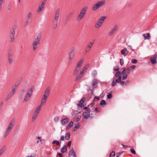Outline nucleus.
Listing matches in <instances>:
<instances>
[{
    "label": "nucleus",
    "instance_id": "f3484780",
    "mask_svg": "<svg viewBox=\"0 0 157 157\" xmlns=\"http://www.w3.org/2000/svg\"><path fill=\"white\" fill-rule=\"evenodd\" d=\"M121 54L124 57L126 56L128 53V51L126 48H125L122 50L121 51Z\"/></svg>",
    "mask_w": 157,
    "mask_h": 157
},
{
    "label": "nucleus",
    "instance_id": "6e6d98bb",
    "mask_svg": "<svg viewBox=\"0 0 157 157\" xmlns=\"http://www.w3.org/2000/svg\"><path fill=\"white\" fill-rule=\"evenodd\" d=\"M119 68L118 67H116L114 68V71H118L119 70Z\"/></svg>",
    "mask_w": 157,
    "mask_h": 157
},
{
    "label": "nucleus",
    "instance_id": "c03bdc74",
    "mask_svg": "<svg viewBox=\"0 0 157 157\" xmlns=\"http://www.w3.org/2000/svg\"><path fill=\"white\" fill-rule=\"evenodd\" d=\"M10 132V131H9L6 130L5 134L4 135V137L5 138H6L7 136L9 134Z\"/></svg>",
    "mask_w": 157,
    "mask_h": 157
},
{
    "label": "nucleus",
    "instance_id": "37998d69",
    "mask_svg": "<svg viewBox=\"0 0 157 157\" xmlns=\"http://www.w3.org/2000/svg\"><path fill=\"white\" fill-rule=\"evenodd\" d=\"M115 154V153L114 151L111 152L110 155L109 157H114Z\"/></svg>",
    "mask_w": 157,
    "mask_h": 157
},
{
    "label": "nucleus",
    "instance_id": "9b49d317",
    "mask_svg": "<svg viewBox=\"0 0 157 157\" xmlns=\"http://www.w3.org/2000/svg\"><path fill=\"white\" fill-rule=\"evenodd\" d=\"M86 98L85 97H83L81 100L79 101V103L78 104L77 107L82 108L84 106L83 103L86 100Z\"/></svg>",
    "mask_w": 157,
    "mask_h": 157
},
{
    "label": "nucleus",
    "instance_id": "680f3d73",
    "mask_svg": "<svg viewBox=\"0 0 157 157\" xmlns=\"http://www.w3.org/2000/svg\"><path fill=\"white\" fill-rule=\"evenodd\" d=\"M96 71L94 70V71L92 72V75H94V76H95V75H96Z\"/></svg>",
    "mask_w": 157,
    "mask_h": 157
},
{
    "label": "nucleus",
    "instance_id": "1a4fd4ad",
    "mask_svg": "<svg viewBox=\"0 0 157 157\" xmlns=\"http://www.w3.org/2000/svg\"><path fill=\"white\" fill-rule=\"evenodd\" d=\"M60 10L59 8L56 10L53 19L58 20L60 15Z\"/></svg>",
    "mask_w": 157,
    "mask_h": 157
},
{
    "label": "nucleus",
    "instance_id": "6ab92c4d",
    "mask_svg": "<svg viewBox=\"0 0 157 157\" xmlns=\"http://www.w3.org/2000/svg\"><path fill=\"white\" fill-rule=\"evenodd\" d=\"M45 3L43 2H41V4H40L38 9L37 11L38 12H40L44 7Z\"/></svg>",
    "mask_w": 157,
    "mask_h": 157
},
{
    "label": "nucleus",
    "instance_id": "39448f33",
    "mask_svg": "<svg viewBox=\"0 0 157 157\" xmlns=\"http://www.w3.org/2000/svg\"><path fill=\"white\" fill-rule=\"evenodd\" d=\"M94 43V40H92L91 41H90L87 45L86 47L85 50V52L86 53L89 52L90 51L91 48L93 46Z\"/></svg>",
    "mask_w": 157,
    "mask_h": 157
},
{
    "label": "nucleus",
    "instance_id": "e433bc0d",
    "mask_svg": "<svg viewBox=\"0 0 157 157\" xmlns=\"http://www.w3.org/2000/svg\"><path fill=\"white\" fill-rule=\"evenodd\" d=\"M70 132L66 133L65 135V138L66 140H68L70 138Z\"/></svg>",
    "mask_w": 157,
    "mask_h": 157
},
{
    "label": "nucleus",
    "instance_id": "72a5a7b5",
    "mask_svg": "<svg viewBox=\"0 0 157 157\" xmlns=\"http://www.w3.org/2000/svg\"><path fill=\"white\" fill-rule=\"evenodd\" d=\"M102 23H101L99 21H98V22L95 25V27L96 28H98L100 26H101V25Z\"/></svg>",
    "mask_w": 157,
    "mask_h": 157
},
{
    "label": "nucleus",
    "instance_id": "7c9ffc66",
    "mask_svg": "<svg viewBox=\"0 0 157 157\" xmlns=\"http://www.w3.org/2000/svg\"><path fill=\"white\" fill-rule=\"evenodd\" d=\"M150 59L151 60V62L152 64H155L157 62L156 59L152 58V56L150 57Z\"/></svg>",
    "mask_w": 157,
    "mask_h": 157
},
{
    "label": "nucleus",
    "instance_id": "c85d7f7f",
    "mask_svg": "<svg viewBox=\"0 0 157 157\" xmlns=\"http://www.w3.org/2000/svg\"><path fill=\"white\" fill-rule=\"evenodd\" d=\"M38 115L34 113H33L32 119V122H33L36 119L37 117L38 116Z\"/></svg>",
    "mask_w": 157,
    "mask_h": 157
},
{
    "label": "nucleus",
    "instance_id": "a878e982",
    "mask_svg": "<svg viewBox=\"0 0 157 157\" xmlns=\"http://www.w3.org/2000/svg\"><path fill=\"white\" fill-rule=\"evenodd\" d=\"M6 148V146H4L0 149V156L5 151Z\"/></svg>",
    "mask_w": 157,
    "mask_h": 157
},
{
    "label": "nucleus",
    "instance_id": "0eeeda50",
    "mask_svg": "<svg viewBox=\"0 0 157 157\" xmlns=\"http://www.w3.org/2000/svg\"><path fill=\"white\" fill-rule=\"evenodd\" d=\"M121 76H119L117 79H116L115 78H114L111 83L112 86L113 87L115 86L117 83H120V82H121Z\"/></svg>",
    "mask_w": 157,
    "mask_h": 157
},
{
    "label": "nucleus",
    "instance_id": "69168bd1",
    "mask_svg": "<svg viewBox=\"0 0 157 157\" xmlns=\"http://www.w3.org/2000/svg\"><path fill=\"white\" fill-rule=\"evenodd\" d=\"M57 155H59V156L60 157H63V155L61 153L58 152L57 153Z\"/></svg>",
    "mask_w": 157,
    "mask_h": 157
},
{
    "label": "nucleus",
    "instance_id": "393cba45",
    "mask_svg": "<svg viewBox=\"0 0 157 157\" xmlns=\"http://www.w3.org/2000/svg\"><path fill=\"white\" fill-rule=\"evenodd\" d=\"M33 16V15L32 13L31 12H29L27 14V19L29 20H30L32 19Z\"/></svg>",
    "mask_w": 157,
    "mask_h": 157
},
{
    "label": "nucleus",
    "instance_id": "412c9836",
    "mask_svg": "<svg viewBox=\"0 0 157 157\" xmlns=\"http://www.w3.org/2000/svg\"><path fill=\"white\" fill-rule=\"evenodd\" d=\"M83 116L85 119H87L90 117V113L85 111L83 113Z\"/></svg>",
    "mask_w": 157,
    "mask_h": 157
},
{
    "label": "nucleus",
    "instance_id": "5fc2aeb1",
    "mask_svg": "<svg viewBox=\"0 0 157 157\" xmlns=\"http://www.w3.org/2000/svg\"><path fill=\"white\" fill-rule=\"evenodd\" d=\"M120 64L121 65H122L124 64V61L123 59H120Z\"/></svg>",
    "mask_w": 157,
    "mask_h": 157
},
{
    "label": "nucleus",
    "instance_id": "c9c22d12",
    "mask_svg": "<svg viewBox=\"0 0 157 157\" xmlns=\"http://www.w3.org/2000/svg\"><path fill=\"white\" fill-rule=\"evenodd\" d=\"M105 18V17L102 16L99 19L98 21L100 22L101 23L103 22Z\"/></svg>",
    "mask_w": 157,
    "mask_h": 157
},
{
    "label": "nucleus",
    "instance_id": "cd10ccee",
    "mask_svg": "<svg viewBox=\"0 0 157 157\" xmlns=\"http://www.w3.org/2000/svg\"><path fill=\"white\" fill-rule=\"evenodd\" d=\"M41 107V106H40V105H39V106H38L36 108V110L34 111V113L38 115L40 111Z\"/></svg>",
    "mask_w": 157,
    "mask_h": 157
},
{
    "label": "nucleus",
    "instance_id": "79ce46f5",
    "mask_svg": "<svg viewBox=\"0 0 157 157\" xmlns=\"http://www.w3.org/2000/svg\"><path fill=\"white\" fill-rule=\"evenodd\" d=\"M81 117V116L80 115H78L76 116V122H77L79 121Z\"/></svg>",
    "mask_w": 157,
    "mask_h": 157
},
{
    "label": "nucleus",
    "instance_id": "c756f323",
    "mask_svg": "<svg viewBox=\"0 0 157 157\" xmlns=\"http://www.w3.org/2000/svg\"><path fill=\"white\" fill-rule=\"evenodd\" d=\"M67 147L65 145H64L63 147L61 149L60 151L62 153L65 152L67 151Z\"/></svg>",
    "mask_w": 157,
    "mask_h": 157
},
{
    "label": "nucleus",
    "instance_id": "bb28decb",
    "mask_svg": "<svg viewBox=\"0 0 157 157\" xmlns=\"http://www.w3.org/2000/svg\"><path fill=\"white\" fill-rule=\"evenodd\" d=\"M15 94L14 93L11 92L10 93L7 95L6 99V101H7L9 100L13 95Z\"/></svg>",
    "mask_w": 157,
    "mask_h": 157
},
{
    "label": "nucleus",
    "instance_id": "4468645a",
    "mask_svg": "<svg viewBox=\"0 0 157 157\" xmlns=\"http://www.w3.org/2000/svg\"><path fill=\"white\" fill-rule=\"evenodd\" d=\"M40 43L34 40L32 43L33 49L34 51L36 50L37 48V45L40 44Z\"/></svg>",
    "mask_w": 157,
    "mask_h": 157
},
{
    "label": "nucleus",
    "instance_id": "8fccbe9b",
    "mask_svg": "<svg viewBox=\"0 0 157 157\" xmlns=\"http://www.w3.org/2000/svg\"><path fill=\"white\" fill-rule=\"evenodd\" d=\"M124 76L122 77V79L124 80L126 79L127 77V74H125L124 75H123Z\"/></svg>",
    "mask_w": 157,
    "mask_h": 157
},
{
    "label": "nucleus",
    "instance_id": "7ed1b4c3",
    "mask_svg": "<svg viewBox=\"0 0 157 157\" xmlns=\"http://www.w3.org/2000/svg\"><path fill=\"white\" fill-rule=\"evenodd\" d=\"M105 3V1L104 0L98 2L93 6L92 8V10H96L100 7L103 6Z\"/></svg>",
    "mask_w": 157,
    "mask_h": 157
},
{
    "label": "nucleus",
    "instance_id": "f03ea898",
    "mask_svg": "<svg viewBox=\"0 0 157 157\" xmlns=\"http://www.w3.org/2000/svg\"><path fill=\"white\" fill-rule=\"evenodd\" d=\"M83 60L81 59L77 63L76 66L73 72V74L76 75L79 72L81 66L83 63Z\"/></svg>",
    "mask_w": 157,
    "mask_h": 157
},
{
    "label": "nucleus",
    "instance_id": "bf43d9fd",
    "mask_svg": "<svg viewBox=\"0 0 157 157\" xmlns=\"http://www.w3.org/2000/svg\"><path fill=\"white\" fill-rule=\"evenodd\" d=\"M4 3V2H2L0 1V9H2V4Z\"/></svg>",
    "mask_w": 157,
    "mask_h": 157
},
{
    "label": "nucleus",
    "instance_id": "49530a36",
    "mask_svg": "<svg viewBox=\"0 0 157 157\" xmlns=\"http://www.w3.org/2000/svg\"><path fill=\"white\" fill-rule=\"evenodd\" d=\"M130 151L133 154L135 155L136 154L135 151L134 150V149L133 148H131L130 149Z\"/></svg>",
    "mask_w": 157,
    "mask_h": 157
},
{
    "label": "nucleus",
    "instance_id": "a211bd4d",
    "mask_svg": "<svg viewBox=\"0 0 157 157\" xmlns=\"http://www.w3.org/2000/svg\"><path fill=\"white\" fill-rule=\"evenodd\" d=\"M88 7L87 6H85L81 10L80 13L85 16L86 13V11L88 10Z\"/></svg>",
    "mask_w": 157,
    "mask_h": 157
},
{
    "label": "nucleus",
    "instance_id": "a19ab883",
    "mask_svg": "<svg viewBox=\"0 0 157 157\" xmlns=\"http://www.w3.org/2000/svg\"><path fill=\"white\" fill-rule=\"evenodd\" d=\"M8 59L9 60V63L10 64H11L13 61L12 56H9V58H8Z\"/></svg>",
    "mask_w": 157,
    "mask_h": 157
},
{
    "label": "nucleus",
    "instance_id": "4c0bfd02",
    "mask_svg": "<svg viewBox=\"0 0 157 157\" xmlns=\"http://www.w3.org/2000/svg\"><path fill=\"white\" fill-rule=\"evenodd\" d=\"M82 75H80V74H78L77 75V76L76 78H75V81H78V80H79V79L80 78H82Z\"/></svg>",
    "mask_w": 157,
    "mask_h": 157
},
{
    "label": "nucleus",
    "instance_id": "338daca9",
    "mask_svg": "<svg viewBox=\"0 0 157 157\" xmlns=\"http://www.w3.org/2000/svg\"><path fill=\"white\" fill-rule=\"evenodd\" d=\"M94 111H96L98 113H99L100 112V111L99 110H98V109L97 107L95 108L94 109Z\"/></svg>",
    "mask_w": 157,
    "mask_h": 157
},
{
    "label": "nucleus",
    "instance_id": "5701e85b",
    "mask_svg": "<svg viewBox=\"0 0 157 157\" xmlns=\"http://www.w3.org/2000/svg\"><path fill=\"white\" fill-rule=\"evenodd\" d=\"M41 37V33H40L36 37L35 39V40L40 43Z\"/></svg>",
    "mask_w": 157,
    "mask_h": 157
},
{
    "label": "nucleus",
    "instance_id": "20e7f679",
    "mask_svg": "<svg viewBox=\"0 0 157 157\" xmlns=\"http://www.w3.org/2000/svg\"><path fill=\"white\" fill-rule=\"evenodd\" d=\"M17 27L16 25L13 26L11 30V33L10 36V42H13L14 40L15 35V31L17 29Z\"/></svg>",
    "mask_w": 157,
    "mask_h": 157
},
{
    "label": "nucleus",
    "instance_id": "f8f14e48",
    "mask_svg": "<svg viewBox=\"0 0 157 157\" xmlns=\"http://www.w3.org/2000/svg\"><path fill=\"white\" fill-rule=\"evenodd\" d=\"M118 28V26L117 25H115L113 28L109 33V35L111 36L117 30Z\"/></svg>",
    "mask_w": 157,
    "mask_h": 157
},
{
    "label": "nucleus",
    "instance_id": "de8ad7c7",
    "mask_svg": "<svg viewBox=\"0 0 157 157\" xmlns=\"http://www.w3.org/2000/svg\"><path fill=\"white\" fill-rule=\"evenodd\" d=\"M137 62V60L135 59H133L131 60V62L132 63H136Z\"/></svg>",
    "mask_w": 157,
    "mask_h": 157
},
{
    "label": "nucleus",
    "instance_id": "dca6fc26",
    "mask_svg": "<svg viewBox=\"0 0 157 157\" xmlns=\"http://www.w3.org/2000/svg\"><path fill=\"white\" fill-rule=\"evenodd\" d=\"M98 81L96 79H93L92 82V85L93 86V90L94 89H95L97 86L98 84Z\"/></svg>",
    "mask_w": 157,
    "mask_h": 157
},
{
    "label": "nucleus",
    "instance_id": "ddd939ff",
    "mask_svg": "<svg viewBox=\"0 0 157 157\" xmlns=\"http://www.w3.org/2000/svg\"><path fill=\"white\" fill-rule=\"evenodd\" d=\"M50 88L49 87H48L46 89L44 94L43 95V97H45L46 98H48L50 94Z\"/></svg>",
    "mask_w": 157,
    "mask_h": 157
},
{
    "label": "nucleus",
    "instance_id": "13d9d810",
    "mask_svg": "<svg viewBox=\"0 0 157 157\" xmlns=\"http://www.w3.org/2000/svg\"><path fill=\"white\" fill-rule=\"evenodd\" d=\"M71 144V141H69L67 143V145L68 147H70Z\"/></svg>",
    "mask_w": 157,
    "mask_h": 157
},
{
    "label": "nucleus",
    "instance_id": "052dcab7",
    "mask_svg": "<svg viewBox=\"0 0 157 157\" xmlns=\"http://www.w3.org/2000/svg\"><path fill=\"white\" fill-rule=\"evenodd\" d=\"M123 153V152H119L117 153V157H118L121 154Z\"/></svg>",
    "mask_w": 157,
    "mask_h": 157
},
{
    "label": "nucleus",
    "instance_id": "2f4dec72",
    "mask_svg": "<svg viewBox=\"0 0 157 157\" xmlns=\"http://www.w3.org/2000/svg\"><path fill=\"white\" fill-rule=\"evenodd\" d=\"M75 152L74 151L73 149V148H72L71 149L70 151L69 152V154H68V157H69V156H70V155H72L73 154H74L75 153Z\"/></svg>",
    "mask_w": 157,
    "mask_h": 157
},
{
    "label": "nucleus",
    "instance_id": "a18cd8bd",
    "mask_svg": "<svg viewBox=\"0 0 157 157\" xmlns=\"http://www.w3.org/2000/svg\"><path fill=\"white\" fill-rule=\"evenodd\" d=\"M120 74V72L118 71L115 74V76L116 77V78H117V77H118L120 76L119 75Z\"/></svg>",
    "mask_w": 157,
    "mask_h": 157
},
{
    "label": "nucleus",
    "instance_id": "ea45409f",
    "mask_svg": "<svg viewBox=\"0 0 157 157\" xmlns=\"http://www.w3.org/2000/svg\"><path fill=\"white\" fill-rule=\"evenodd\" d=\"M78 126L77 125H75L74 126V129H73V131H76L77 129L79 128V123H78Z\"/></svg>",
    "mask_w": 157,
    "mask_h": 157
},
{
    "label": "nucleus",
    "instance_id": "864d4df0",
    "mask_svg": "<svg viewBox=\"0 0 157 157\" xmlns=\"http://www.w3.org/2000/svg\"><path fill=\"white\" fill-rule=\"evenodd\" d=\"M125 68H124V69L122 71V72L121 73V74L122 75H124L125 74H126L125 73Z\"/></svg>",
    "mask_w": 157,
    "mask_h": 157
},
{
    "label": "nucleus",
    "instance_id": "9d476101",
    "mask_svg": "<svg viewBox=\"0 0 157 157\" xmlns=\"http://www.w3.org/2000/svg\"><path fill=\"white\" fill-rule=\"evenodd\" d=\"M15 123V121L14 119L12 120L9 124L7 130L10 131L12 128L13 126Z\"/></svg>",
    "mask_w": 157,
    "mask_h": 157
},
{
    "label": "nucleus",
    "instance_id": "4d7b16f0",
    "mask_svg": "<svg viewBox=\"0 0 157 157\" xmlns=\"http://www.w3.org/2000/svg\"><path fill=\"white\" fill-rule=\"evenodd\" d=\"M120 84L122 86H123L125 84V82L124 81H121V82H120Z\"/></svg>",
    "mask_w": 157,
    "mask_h": 157
},
{
    "label": "nucleus",
    "instance_id": "423d86ee",
    "mask_svg": "<svg viewBox=\"0 0 157 157\" xmlns=\"http://www.w3.org/2000/svg\"><path fill=\"white\" fill-rule=\"evenodd\" d=\"M75 49L74 48L72 49L69 54L68 61L69 62H71L73 59L74 56V53Z\"/></svg>",
    "mask_w": 157,
    "mask_h": 157
},
{
    "label": "nucleus",
    "instance_id": "b1692460",
    "mask_svg": "<svg viewBox=\"0 0 157 157\" xmlns=\"http://www.w3.org/2000/svg\"><path fill=\"white\" fill-rule=\"evenodd\" d=\"M84 15L83 14L80 13L78 14L77 17V20L78 21H80L83 19Z\"/></svg>",
    "mask_w": 157,
    "mask_h": 157
},
{
    "label": "nucleus",
    "instance_id": "3c124183",
    "mask_svg": "<svg viewBox=\"0 0 157 157\" xmlns=\"http://www.w3.org/2000/svg\"><path fill=\"white\" fill-rule=\"evenodd\" d=\"M73 122L72 121H71L69 123L68 125V127H71L73 126Z\"/></svg>",
    "mask_w": 157,
    "mask_h": 157
},
{
    "label": "nucleus",
    "instance_id": "f704fd0d",
    "mask_svg": "<svg viewBox=\"0 0 157 157\" xmlns=\"http://www.w3.org/2000/svg\"><path fill=\"white\" fill-rule=\"evenodd\" d=\"M56 143V145H59V147L60 146V143L59 141H57L56 140H54L52 142V144H55Z\"/></svg>",
    "mask_w": 157,
    "mask_h": 157
},
{
    "label": "nucleus",
    "instance_id": "e2e57ef3",
    "mask_svg": "<svg viewBox=\"0 0 157 157\" xmlns=\"http://www.w3.org/2000/svg\"><path fill=\"white\" fill-rule=\"evenodd\" d=\"M20 83L19 81H17L16 82L15 84L14 85H17V87L18 86V85Z\"/></svg>",
    "mask_w": 157,
    "mask_h": 157
},
{
    "label": "nucleus",
    "instance_id": "2eb2a0df",
    "mask_svg": "<svg viewBox=\"0 0 157 157\" xmlns=\"http://www.w3.org/2000/svg\"><path fill=\"white\" fill-rule=\"evenodd\" d=\"M47 98H46L45 96H43L42 98L41 99V103L40 105L42 106L44 105L46 102Z\"/></svg>",
    "mask_w": 157,
    "mask_h": 157
},
{
    "label": "nucleus",
    "instance_id": "f257e3e1",
    "mask_svg": "<svg viewBox=\"0 0 157 157\" xmlns=\"http://www.w3.org/2000/svg\"><path fill=\"white\" fill-rule=\"evenodd\" d=\"M34 90V87L32 86L29 89L26 93L23 101V102H26L29 101L33 95V92Z\"/></svg>",
    "mask_w": 157,
    "mask_h": 157
},
{
    "label": "nucleus",
    "instance_id": "4be33fe9",
    "mask_svg": "<svg viewBox=\"0 0 157 157\" xmlns=\"http://www.w3.org/2000/svg\"><path fill=\"white\" fill-rule=\"evenodd\" d=\"M144 40H149L150 39L151 36L149 33H146L143 35Z\"/></svg>",
    "mask_w": 157,
    "mask_h": 157
},
{
    "label": "nucleus",
    "instance_id": "774afa93",
    "mask_svg": "<svg viewBox=\"0 0 157 157\" xmlns=\"http://www.w3.org/2000/svg\"><path fill=\"white\" fill-rule=\"evenodd\" d=\"M152 58H153V59H157V55H156V54L154 55L152 57Z\"/></svg>",
    "mask_w": 157,
    "mask_h": 157
},
{
    "label": "nucleus",
    "instance_id": "09e8293b",
    "mask_svg": "<svg viewBox=\"0 0 157 157\" xmlns=\"http://www.w3.org/2000/svg\"><path fill=\"white\" fill-rule=\"evenodd\" d=\"M112 94L110 93L108 94L107 95V99H110L112 98Z\"/></svg>",
    "mask_w": 157,
    "mask_h": 157
},
{
    "label": "nucleus",
    "instance_id": "58836bf2",
    "mask_svg": "<svg viewBox=\"0 0 157 157\" xmlns=\"http://www.w3.org/2000/svg\"><path fill=\"white\" fill-rule=\"evenodd\" d=\"M106 104V103L105 100H102L100 104V106L105 105Z\"/></svg>",
    "mask_w": 157,
    "mask_h": 157
},
{
    "label": "nucleus",
    "instance_id": "473e14b6",
    "mask_svg": "<svg viewBox=\"0 0 157 157\" xmlns=\"http://www.w3.org/2000/svg\"><path fill=\"white\" fill-rule=\"evenodd\" d=\"M17 87V85H14L11 87V92L15 93V88Z\"/></svg>",
    "mask_w": 157,
    "mask_h": 157
},
{
    "label": "nucleus",
    "instance_id": "6e6552de",
    "mask_svg": "<svg viewBox=\"0 0 157 157\" xmlns=\"http://www.w3.org/2000/svg\"><path fill=\"white\" fill-rule=\"evenodd\" d=\"M58 20L53 19L52 23V28L53 29H55L57 28L58 24Z\"/></svg>",
    "mask_w": 157,
    "mask_h": 157
},
{
    "label": "nucleus",
    "instance_id": "603ef678",
    "mask_svg": "<svg viewBox=\"0 0 157 157\" xmlns=\"http://www.w3.org/2000/svg\"><path fill=\"white\" fill-rule=\"evenodd\" d=\"M132 71V69L131 68H128L127 70H126V72L127 73H130Z\"/></svg>",
    "mask_w": 157,
    "mask_h": 157
},
{
    "label": "nucleus",
    "instance_id": "aec40b11",
    "mask_svg": "<svg viewBox=\"0 0 157 157\" xmlns=\"http://www.w3.org/2000/svg\"><path fill=\"white\" fill-rule=\"evenodd\" d=\"M69 119L68 118H66L62 119L61 121V123L62 124L64 125L68 122Z\"/></svg>",
    "mask_w": 157,
    "mask_h": 157
},
{
    "label": "nucleus",
    "instance_id": "0e129e2a",
    "mask_svg": "<svg viewBox=\"0 0 157 157\" xmlns=\"http://www.w3.org/2000/svg\"><path fill=\"white\" fill-rule=\"evenodd\" d=\"M58 119H59V118L58 117H56L54 118V121L55 122L57 121H58Z\"/></svg>",
    "mask_w": 157,
    "mask_h": 157
}]
</instances>
